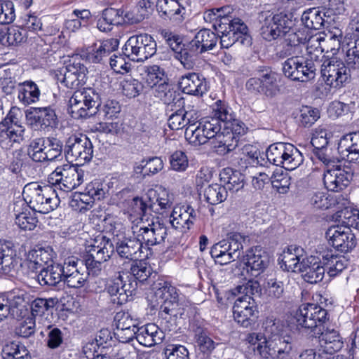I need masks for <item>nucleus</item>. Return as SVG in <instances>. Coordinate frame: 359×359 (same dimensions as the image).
<instances>
[{
	"mask_svg": "<svg viewBox=\"0 0 359 359\" xmlns=\"http://www.w3.org/2000/svg\"><path fill=\"white\" fill-rule=\"evenodd\" d=\"M201 53L212 50L218 41L217 35L208 29H203L196 33L191 40Z\"/></svg>",
	"mask_w": 359,
	"mask_h": 359,
	"instance_id": "58836bf2",
	"label": "nucleus"
},
{
	"mask_svg": "<svg viewBox=\"0 0 359 359\" xmlns=\"http://www.w3.org/2000/svg\"><path fill=\"white\" fill-rule=\"evenodd\" d=\"M290 177L287 172L280 170L273 172L271 177L273 188L280 194H285L290 185Z\"/></svg>",
	"mask_w": 359,
	"mask_h": 359,
	"instance_id": "e2e57ef3",
	"label": "nucleus"
},
{
	"mask_svg": "<svg viewBox=\"0 0 359 359\" xmlns=\"http://www.w3.org/2000/svg\"><path fill=\"white\" fill-rule=\"evenodd\" d=\"M351 178V172L340 165H332L324 172L323 182L327 190L339 191L348 185Z\"/></svg>",
	"mask_w": 359,
	"mask_h": 359,
	"instance_id": "5701e85b",
	"label": "nucleus"
},
{
	"mask_svg": "<svg viewBox=\"0 0 359 359\" xmlns=\"http://www.w3.org/2000/svg\"><path fill=\"white\" fill-rule=\"evenodd\" d=\"M195 338L199 351L207 355H209L216 346L221 345L215 343L206 332L199 328L196 332Z\"/></svg>",
	"mask_w": 359,
	"mask_h": 359,
	"instance_id": "13d9d810",
	"label": "nucleus"
},
{
	"mask_svg": "<svg viewBox=\"0 0 359 359\" xmlns=\"http://www.w3.org/2000/svg\"><path fill=\"white\" fill-rule=\"evenodd\" d=\"M233 295L237 294H243V295H257L259 296L261 292V287L257 280H249L248 282L243 285L236 286L231 290Z\"/></svg>",
	"mask_w": 359,
	"mask_h": 359,
	"instance_id": "338daca9",
	"label": "nucleus"
},
{
	"mask_svg": "<svg viewBox=\"0 0 359 359\" xmlns=\"http://www.w3.org/2000/svg\"><path fill=\"white\" fill-rule=\"evenodd\" d=\"M298 271L306 282L316 284L323 279L326 270L318 257L310 256L302 259Z\"/></svg>",
	"mask_w": 359,
	"mask_h": 359,
	"instance_id": "393cba45",
	"label": "nucleus"
},
{
	"mask_svg": "<svg viewBox=\"0 0 359 359\" xmlns=\"http://www.w3.org/2000/svg\"><path fill=\"white\" fill-rule=\"evenodd\" d=\"M329 243L338 251L347 252L356 244L355 235L348 226H332L326 231Z\"/></svg>",
	"mask_w": 359,
	"mask_h": 359,
	"instance_id": "4be33fe9",
	"label": "nucleus"
},
{
	"mask_svg": "<svg viewBox=\"0 0 359 359\" xmlns=\"http://www.w3.org/2000/svg\"><path fill=\"white\" fill-rule=\"evenodd\" d=\"M116 250L111 239L102 236L98 245H93L89 254L84 257L88 273L97 275L102 269V263L108 261Z\"/></svg>",
	"mask_w": 359,
	"mask_h": 359,
	"instance_id": "9d476101",
	"label": "nucleus"
},
{
	"mask_svg": "<svg viewBox=\"0 0 359 359\" xmlns=\"http://www.w3.org/2000/svg\"><path fill=\"white\" fill-rule=\"evenodd\" d=\"M203 195L208 203L211 205H217L226 199L228 192L223 185L212 184L204 189Z\"/></svg>",
	"mask_w": 359,
	"mask_h": 359,
	"instance_id": "09e8293b",
	"label": "nucleus"
},
{
	"mask_svg": "<svg viewBox=\"0 0 359 359\" xmlns=\"http://www.w3.org/2000/svg\"><path fill=\"white\" fill-rule=\"evenodd\" d=\"M15 222L21 229L31 231L35 228L38 220L30 212H22L15 215Z\"/></svg>",
	"mask_w": 359,
	"mask_h": 359,
	"instance_id": "774afa93",
	"label": "nucleus"
},
{
	"mask_svg": "<svg viewBox=\"0 0 359 359\" xmlns=\"http://www.w3.org/2000/svg\"><path fill=\"white\" fill-rule=\"evenodd\" d=\"M147 74L144 78L146 85L149 88H157L158 85H161L165 81H168L164 69L158 65H152L147 67Z\"/></svg>",
	"mask_w": 359,
	"mask_h": 359,
	"instance_id": "3c124183",
	"label": "nucleus"
},
{
	"mask_svg": "<svg viewBox=\"0 0 359 359\" xmlns=\"http://www.w3.org/2000/svg\"><path fill=\"white\" fill-rule=\"evenodd\" d=\"M129 273L133 280L143 282L151 274V268L147 263L138 261L131 264Z\"/></svg>",
	"mask_w": 359,
	"mask_h": 359,
	"instance_id": "0e129e2a",
	"label": "nucleus"
},
{
	"mask_svg": "<svg viewBox=\"0 0 359 359\" xmlns=\"http://www.w3.org/2000/svg\"><path fill=\"white\" fill-rule=\"evenodd\" d=\"M133 233L137 236L142 246L144 244L148 248L161 244L167 236V227L159 222H152L147 226H141L133 229Z\"/></svg>",
	"mask_w": 359,
	"mask_h": 359,
	"instance_id": "aec40b11",
	"label": "nucleus"
},
{
	"mask_svg": "<svg viewBox=\"0 0 359 359\" xmlns=\"http://www.w3.org/2000/svg\"><path fill=\"white\" fill-rule=\"evenodd\" d=\"M55 184L64 191H71L83 182L84 172L75 165L65 164L58 166L52 173Z\"/></svg>",
	"mask_w": 359,
	"mask_h": 359,
	"instance_id": "dca6fc26",
	"label": "nucleus"
},
{
	"mask_svg": "<svg viewBox=\"0 0 359 359\" xmlns=\"http://www.w3.org/2000/svg\"><path fill=\"white\" fill-rule=\"evenodd\" d=\"M22 196L31 209L43 214L53 211L59 203L57 194L51 186H41L37 182L26 184Z\"/></svg>",
	"mask_w": 359,
	"mask_h": 359,
	"instance_id": "7ed1b4c3",
	"label": "nucleus"
},
{
	"mask_svg": "<svg viewBox=\"0 0 359 359\" xmlns=\"http://www.w3.org/2000/svg\"><path fill=\"white\" fill-rule=\"evenodd\" d=\"M292 21L290 19V23H287V28L283 29L281 36L283 40V49L278 52L280 57H285L295 53L299 48L301 39L292 27Z\"/></svg>",
	"mask_w": 359,
	"mask_h": 359,
	"instance_id": "72a5a7b5",
	"label": "nucleus"
},
{
	"mask_svg": "<svg viewBox=\"0 0 359 359\" xmlns=\"http://www.w3.org/2000/svg\"><path fill=\"white\" fill-rule=\"evenodd\" d=\"M87 72L88 69L82 63L81 57L73 56L60 72L62 79L58 78V80L68 88L77 89L86 82Z\"/></svg>",
	"mask_w": 359,
	"mask_h": 359,
	"instance_id": "4468645a",
	"label": "nucleus"
},
{
	"mask_svg": "<svg viewBox=\"0 0 359 359\" xmlns=\"http://www.w3.org/2000/svg\"><path fill=\"white\" fill-rule=\"evenodd\" d=\"M18 264L16 250L11 243H0V271L8 274Z\"/></svg>",
	"mask_w": 359,
	"mask_h": 359,
	"instance_id": "c9c22d12",
	"label": "nucleus"
},
{
	"mask_svg": "<svg viewBox=\"0 0 359 359\" xmlns=\"http://www.w3.org/2000/svg\"><path fill=\"white\" fill-rule=\"evenodd\" d=\"M4 304L7 308L6 318L10 315L13 318H19L23 316L25 310V299L22 296L15 295L10 299L4 297Z\"/></svg>",
	"mask_w": 359,
	"mask_h": 359,
	"instance_id": "603ef678",
	"label": "nucleus"
},
{
	"mask_svg": "<svg viewBox=\"0 0 359 359\" xmlns=\"http://www.w3.org/2000/svg\"><path fill=\"white\" fill-rule=\"evenodd\" d=\"M154 95L167 105L171 104L180 107L184 103L180 94L174 89V87L168 83V81L158 85L157 88L154 90Z\"/></svg>",
	"mask_w": 359,
	"mask_h": 359,
	"instance_id": "e433bc0d",
	"label": "nucleus"
},
{
	"mask_svg": "<svg viewBox=\"0 0 359 359\" xmlns=\"http://www.w3.org/2000/svg\"><path fill=\"white\" fill-rule=\"evenodd\" d=\"M63 281L69 287L81 288L87 280L88 273L84 259L75 257L67 258L63 264Z\"/></svg>",
	"mask_w": 359,
	"mask_h": 359,
	"instance_id": "ddd939ff",
	"label": "nucleus"
},
{
	"mask_svg": "<svg viewBox=\"0 0 359 359\" xmlns=\"http://www.w3.org/2000/svg\"><path fill=\"white\" fill-rule=\"evenodd\" d=\"M18 98L24 104H30L39 100L40 90L37 85L31 81L18 84Z\"/></svg>",
	"mask_w": 359,
	"mask_h": 359,
	"instance_id": "ea45409f",
	"label": "nucleus"
},
{
	"mask_svg": "<svg viewBox=\"0 0 359 359\" xmlns=\"http://www.w3.org/2000/svg\"><path fill=\"white\" fill-rule=\"evenodd\" d=\"M349 66L336 58H326L321 65L320 74L325 83L332 88H340L351 77Z\"/></svg>",
	"mask_w": 359,
	"mask_h": 359,
	"instance_id": "1a4fd4ad",
	"label": "nucleus"
},
{
	"mask_svg": "<svg viewBox=\"0 0 359 359\" xmlns=\"http://www.w3.org/2000/svg\"><path fill=\"white\" fill-rule=\"evenodd\" d=\"M283 166L285 170H293L304 161L302 154L293 144L285 143Z\"/></svg>",
	"mask_w": 359,
	"mask_h": 359,
	"instance_id": "c03bdc74",
	"label": "nucleus"
},
{
	"mask_svg": "<svg viewBox=\"0 0 359 359\" xmlns=\"http://www.w3.org/2000/svg\"><path fill=\"white\" fill-rule=\"evenodd\" d=\"M221 180L224 182V187L231 193H236L244 187V176L238 171L224 169L220 175Z\"/></svg>",
	"mask_w": 359,
	"mask_h": 359,
	"instance_id": "a19ab883",
	"label": "nucleus"
},
{
	"mask_svg": "<svg viewBox=\"0 0 359 359\" xmlns=\"http://www.w3.org/2000/svg\"><path fill=\"white\" fill-rule=\"evenodd\" d=\"M25 32L18 27L11 26L4 31L3 46H15L25 40Z\"/></svg>",
	"mask_w": 359,
	"mask_h": 359,
	"instance_id": "680f3d73",
	"label": "nucleus"
},
{
	"mask_svg": "<svg viewBox=\"0 0 359 359\" xmlns=\"http://www.w3.org/2000/svg\"><path fill=\"white\" fill-rule=\"evenodd\" d=\"M156 6L161 18L180 21L185 18L189 11L184 2L180 0H158Z\"/></svg>",
	"mask_w": 359,
	"mask_h": 359,
	"instance_id": "cd10ccee",
	"label": "nucleus"
},
{
	"mask_svg": "<svg viewBox=\"0 0 359 359\" xmlns=\"http://www.w3.org/2000/svg\"><path fill=\"white\" fill-rule=\"evenodd\" d=\"M155 292L156 297L163 300L160 306L158 317L159 323L165 330L172 331L177 326V319L183 314V308L178 302V293L177 289L169 283H160Z\"/></svg>",
	"mask_w": 359,
	"mask_h": 359,
	"instance_id": "f03ea898",
	"label": "nucleus"
},
{
	"mask_svg": "<svg viewBox=\"0 0 359 359\" xmlns=\"http://www.w3.org/2000/svg\"><path fill=\"white\" fill-rule=\"evenodd\" d=\"M137 336V341L142 346L151 347L161 344L165 338L163 331L155 324H147L139 327Z\"/></svg>",
	"mask_w": 359,
	"mask_h": 359,
	"instance_id": "473e14b6",
	"label": "nucleus"
},
{
	"mask_svg": "<svg viewBox=\"0 0 359 359\" xmlns=\"http://www.w3.org/2000/svg\"><path fill=\"white\" fill-rule=\"evenodd\" d=\"M284 75L292 81L306 82L315 77V67L313 63L306 62L304 59L292 56L283 65Z\"/></svg>",
	"mask_w": 359,
	"mask_h": 359,
	"instance_id": "f3484780",
	"label": "nucleus"
},
{
	"mask_svg": "<svg viewBox=\"0 0 359 359\" xmlns=\"http://www.w3.org/2000/svg\"><path fill=\"white\" fill-rule=\"evenodd\" d=\"M324 15L323 12L313 8L303 13L302 21L307 28L318 30L323 28L326 22L323 18Z\"/></svg>",
	"mask_w": 359,
	"mask_h": 359,
	"instance_id": "8fccbe9b",
	"label": "nucleus"
},
{
	"mask_svg": "<svg viewBox=\"0 0 359 359\" xmlns=\"http://www.w3.org/2000/svg\"><path fill=\"white\" fill-rule=\"evenodd\" d=\"M147 198L149 201V208L158 212H163L172 206V202L168 198V194L161 191V194L151 189L147 193Z\"/></svg>",
	"mask_w": 359,
	"mask_h": 359,
	"instance_id": "79ce46f5",
	"label": "nucleus"
},
{
	"mask_svg": "<svg viewBox=\"0 0 359 359\" xmlns=\"http://www.w3.org/2000/svg\"><path fill=\"white\" fill-rule=\"evenodd\" d=\"M226 27V29H230L231 33H234V35L239 36L241 43L247 46L251 45L252 39L248 34V28L242 20L233 18Z\"/></svg>",
	"mask_w": 359,
	"mask_h": 359,
	"instance_id": "864d4df0",
	"label": "nucleus"
},
{
	"mask_svg": "<svg viewBox=\"0 0 359 359\" xmlns=\"http://www.w3.org/2000/svg\"><path fill=\"white\" fill-rule=\"evenodd\" d=\"M53 257V250L50 246H36L28 253V260L29 261V267L37 269L43 267L44 264H48L52 260Z\"/></svg>",
	"mask_w": 359,
	"mask_h": 359,
	"instance_id": "4c0bfd02",
	"label": "nucleus"
},
{
	"mask_svg": "<svg viewBox=\"0 0 359 359\" xmlns=\"http://www.w3.org/2000/svg\"><path fill=\"white\" fill-rule=\"evenodd\" d=\"M327 311L315 304H304L299 306L295 318L298 326L309 331L313 337L320 333L327 320Z\"/></svg>",
	"mask_w": 359,
	"mask_h": 359,
	"instance_id": "39448f33",
	"label": "nucleus"
},
{
	"mask_svg": "<svg viewBox=\"0 0 359 359\" xmlns=\"http://www.w3.org/2000/svg\"><path fill=\"white\" fill-rule=\"evenodd\" d=\"M264 345L259 343L256 350L259 355L265 359H285L289 356L292 348V337L289 335L274 338L263 341Z\"/></svg>",
	"mask_w": 359,
	"mask_h": 359,
	"instance_id": "6ab92c4d",
	"label": "nucleus"
},
{
	"mask_svg": "<svg viewBox=\"0 0 359 359\" xmlns=\"http://www.w3.org/2000/svg\"><path fill=\"white\" fill-rule=\"evenodd\" d=\"M62 142L54 137L36 138L30 143L27 152L36 162L53 161L62 157Z\"/></svg>",
	"mask_w": 359,
	"mask_h": 359,
	"instance_id": "423d86ee",
	"label": "nucleus"
},
{
	"mask_svg": "<svg viewBox=\"0 0 359 359\" xmlns=\"http://www.w3.org/2000/svg\"><path fill=\"white\" fill-rule=\"evenodd\" d=\"M179 87L183 93L194 95H202L206 91L204 77L194 72L181 76Z\"/></svg>",
	"mask_w": 359,
	"mask_h": 359,
	"instance_id": "7c9ffc66",
	"label": "nucleus"
},
{
	"mask_svg": "<svg viewBox=\"0 0 359 359\" xmlns=\"http://www.w3.org/2000/svg\"><path fill=\"white\" fill-rule=\"evenodd\" d=\"M156 52V43L154 38L147 34L133 35L124 45L123 53L131 60L144 61Z\"/></svg>",
	"mask_w": 359,
	"mask_h": 359,
	"instance_id": "0eeeda50",
	"label": "nucleus"
},
{
	"mask_svg": "<svg viewBox=\"0 0 359 359\" xmlns=\"http://www.w3.org/2000/svg\"><path fill=\"white\" fill-rule=\"evenodd\" d=\"M265 325L263 341L272 340L274 338H280L287 335L285 333V327L280 320H267Z\"/></svg>",
	"mask_w": 359,
	"mask_h": 359,
	"instance_id": "6e6d98bb",
	"label": "nucleus"
},
{
	"mask_svg": "<svg viewBox=\"0 0 359 359\" xmlns=\"http://www.w3.org/2000/svg\"><path fill=\"white\" fill-rule=\"evenodd\" d=\"M245 260L247 271L254 276L264 272L270 261L268 253L259 247H255L249 250Z\"/></svg>",
	"mask_w": 359,
	"mask_h": 359,
	"instance_id": "c85d7f7f",
	"label": "nucleus"
},
{
	"mask_svg": "<svg viewBox=\"0 0 359 359\" xmlns=\"http://www.w3.org/2000/svg\"><path fill=\"white\" fill-rule=\"evenodd\" d=\"M118 276L109 283L107 290L111 296L113 304L121 305L128 301L137 287V280H133L127 274L126 277L121 274L118 269Z\"/></svg>",
	"mask_w": 359,
	"mask_h": 359,
	"instance_id": "9b49d317",
	"label": "nucleus"
},
{
	"mask_svg": "<svg viewBox=\"0 0 359 359\" xmlns=\"http://www.w3.org/2000/svg\"><path fill=\"white\" fill-rule=\"evenodd\" d=\"M355 30L357 38L347 43V65L353 69H359V18L356 20Z\"/></svg>",
	"mask_w": 359,
	"mask_h": 359,
	"instance_id": "a18cd8bd",
	"label": "nucleus"
},
{
	"mask_svg": "<svg viewBox=\"0 0 359 359\" xmlns=\"http://www.w3.org/2000/svg\"><path fill=\"white\" fill-rule=\"evenodd\" d=\"M320 333L318 334H314L313 337L318 338L320 351L321 350L323 353L332 355L343 347V341L341 337L339 335L338 331L332 330H320Z\"/></svg>",
	"mask_w": 359,
	"mask_h": 359,
	"instance_id": "c756f323",
	"label": "nucleus"
},
{
	"mask_svg": "<svg viewBox=\"0 0 359 359\" xmlns=\"http://www.w3.org/2000/svg\"><path fill=\"white\" fill-rule=\"evenodd\" d=\"M26 118L31 126L43 129L55 127L57 123L56 114L50 107H32L26 111Z\"/></svg>",
	"mask_w": 359,
	"mask_h": 359,
	"instance_id": "b1692460",
	"label": "nucleus"
},
{
	"mask_svg": "<svg viewBox=\"0 0 359 359\" xmlns=\"http://www.w3.org/2000/svg\"><path fill=\"white\" fill-rule=\"evenodd\" d=\"M121 86L123 94L129 98L138 96L144 88V86L138 80L130 77L124 79Z\"/></svg>",
	"mask_w": 359,
	"mask_h": 359,
	"instance_id": "052dcab7",
	"label": "nucleus"
},
{
	"mask_svg": "<svg viewBox=\"0 0 359 359\" xmlns=\"http://www.w3.org/2000/svg\"><path fill=\"white\" fill-rule=\"evenodd\" d=\"M285 143L277 142L269 147L266 150V156L269 162L277 166L283 168L284 163V151Z\"/></svg>",
	"mask_w": 359,
	"mask_h": 359,
	"instance_id": "bf43d9fd",
	"label": "nucleus"
},
{
	"mask_svg": "<svg viewBox=\"0 0 359 359\" xmlns=\"http://www.w3.org/2000/svg\"><path fill=\"white\" fill-rule=\"evenodd\" d=\"M325 270L330 277H334L341 273L348 265V260L344 256H333L326 255L323 257Z\"/></svg>",
	"mask_w": 359,
	"mask_h": 359,
	"instance_id": "de8ad7c7",
	"label": "nucleus"
},
{
	"mask_svg": "<svg viewBox=\"0 0 359 359\" xmlns=\"http://www.w3.org/2000/svg\"><path fill=\"white\" fill-rule=\"evenodd\" d=\"M213 114L201 120L196 128H186L185 138L190 144L198 146L207 143L220 132L221 122L231 120V115L224 106L217 105Z\"/></svg>",
	"mask_w": 359,
	"mask_h": 359,
	"instance_id": "f257e3e1",
	"label": "nucleus"
},
{
	"mask_svg": "<svg viewBox=\"0 0 359 359\" xmlns=\"http://www.w3.org/2000/svg\"><path fill=\"white\" fill-rule=\"evenodd\" d=\"M245 88L251 93L263 95L268 98L274 97L280 92L277 74L272 71H266L259 78L249 79Z\"/></svg>",
	"mask_w": 359,
	"mask_h": 359,
	"instance_id": "2eb2a0df",
	"label": "nucleus"
},
{
	"mask_svg": "<svg viewBox=\"0 0 359 359\" xmlns=\"http://www.w3.org/2000/svg\"><path fill=\"white\" fill-rule=\"evenodd\" d=\"M257 312L255 300L249 295L238 297L233 306L234 320L245 328H250L255 324Z\"/></svg>",
	"mask_w": 359,
	"mask_h": 359,
	"instance_id": "a211bd4d",
	"label": "nucleus"
},
{
	"mask_svg": "<svg viewBox=\"0 0 359 359\" xmlns=\"http://www.w3.org/2000/svg\"><path fill=\"white\" fill-rule=\"evenodd\" d=\"M62 264H55L43 267L37 276V280L42 286L54 287L63 280Z\"/></svg>",
	"mask_w": 359,
	"mask_h": 359,
	"instance_id": "f704fd0d",
	"label": "nucleus"
},
{
	"mask_svg": "<svg viewBox=\"0 0 359 359\" xmlns=\"http://www.w3.org/2000/svg\"><path fill=\"white\" fill-rule=\"evenodd\" d=\"M101 98L93 88H83L74 91L69 100L68 111L76 119L86 118L97 113Z\"/></svg>",
	"mask_w": 359,
	"mask_h": 359,
	"instance_id": "20e7f679",
	"label": "nucleus"
},
{
	"mask_svg": "<svg viewBox=\"0 0 359 359\" xmlns=\"http://www.w3.org/2000/svg\"><path fill=\"white\" fill-rule=\"evenodd\" d=\"M21 111L18 107H12L6 118L0 122V141L6 140L20 143L25 139V128L19 121Z\"/></svg>",
	"mask_w": 359,
	"mask_h": 359,
	"instance_id": "f8f14e48",
	"label": "nucleus"
},
{
	"mask_svg": "<svg viewBox=\"0 0 359 359\" xmlns=\"http://www.w3.org/2000/svg\"><path fill=\"white\" fill-rule=\"evenodd\" d=\"M304 250L294 245L287 247L278 258L281 268L287 271L298 270L304 258Z\"/></svg>",
	"mask_w": 359,
	"mask_h": 359,
	"instance_id": "2f4dec72",
	"label": "nucleus"
},
{
	"mask_svg": "<svg viewBox=\"0 0 359 359\" xmlns=\"http://www.w3.org/2000/svg\"><path fill=\"white\" fill-rule=\"evenodd\" d=\"M196 216V212L189 205L176 206L170 215V223L175 229L186 231L191 229Z\"/></svg>",
	"mask_w": 359,
	"mask_h": 359,
	"instance_id": "a878e982",
	"label": "nucleus"
},
{
	"mask_svg": "<svg viewBox=\"0 0 359 359\" xmlns=\"http://www.w3.org/2000/svg\"><path fill=\"white\" fill-rule=\"evenodd\" d=\"M320 38H312L309 40L306 48L308 57L304 60L306 62H311L314 65L315 72L318 67L321 69L322 62L325 55L323 54V49L320 46Z\"/></svg>",
	"mask_w": 359,
	"mask_h": 359,
	"instance_id": "37998d69",
	"label": "nucleus"
},
{
	"mask_svg": "<svg viewBox=\"0 0 359 359\" xmlns=\"http://www.w3.org/2000/svg\"><path fill=\"white\" fill-rule=\"evenodd\" d=\"M226 242V248L229 255H232L237 259L243 253V243L245 241V237L239 233H231L226 239L222 240Z\"/></svg>",
	"mask_w": 359,
	"mask_h": 359,
	"instance_id": "4d7b16f0",
	"label": "nucleus"
},
{
	"mask_svg": "<svg viewBox=\"0 0 359 359\" xmlns=\"http://www.w3.org/2000/svg\"><path fill=\"white\" fill-rule=\"evenodd\" d=\"M216 17L218 18L217 22L213 23V27L217 32H226V25L230 23L233 19L231 14L233 8L231 6H224L219 8H215Z\"/></svg>",
	"mask_w": 359,
	"mask_h": 359,
	"instance_id": "5fc2aeb1",
	"label": "nucleus"
},
{
	"mask_svg": "<svg viewBox=\"0 0 359 359\" xmlns=\"http://www.w3.org/2000/svg\"><path fill=\"white\" fill-rule=\"evenodd\" d=\"M260 34L268 41L278 39L281 36L283 29L287 28V23H290V18L286 14H269L260 19Z\"/></svg>",
	"mask_w": 359,
	"mask_h": 359,
	"instance_id": "412c9836",
	"label": "nucleus"
},
{
	"mask_svg": "<svg viewBox=\"0 0 359 359\" xmlns=\"http://www.w3.org/2000/svg\"><path fill=\"white\" fill-rule=\"evenodd\" d=\"M56 303L57 300L53 298H36L31 304L32 315L34 317L41 316L46 311L53 308Z\"/></svg>",
	"mask_w": 359,
	"mask_h": 359,
	"instance_id": "69168bd1",
	"label": "nucleus"
},
{
	"mask_svg": "<svg viewBox=\"0 0 359 359\" xmlns=\"http://www.w3.org/2000/svg\"><path fill=\"white\" fill-rule=\"evenodd\" d=\"M64 152L67 160L83 165L91 161L93 147L90 140L85 135H72L65 142Z\"/></svg>",
	"mask_w": 359,
	"mask_h": 359,
	"instance_id": "6e6552de",
	"label": "nucleus"
},
{
	"mask_svg": "<svg viewBox=\"0 0 359 359\" xmlns=\"http://www.w3.org/2000/svg\"><path fill=\"white\" fill-rule=\"evenodd\" d=\"M198 48V46L196 47L192 41H191L187 45L182 44L175 57L180 61L186 69H191L195 57L201 54Z\"/></svg>",
	"mask_w": 359,
	"mask_h": 359,
	"instance_id": "49530a36",
	"label": "nucleus"
},
{
	"mask_svg": "<svg viewBox=\"0 0 359 359\" xmlns=\"http://www.w3.org/2000/svg\"><path fill=\"white\" fill-rule=\"evenodd\" d=\"M123 237L115 241V249L120 257L130 261H137L142 258L143 253L142 243H140L137 236Z\"/></svg>",
	"mask_w": 359,
	"mask_h": 359,
	"instance_id": "bb28decb",
	"label": "nucleus"
}]
</instances>
